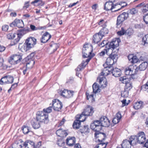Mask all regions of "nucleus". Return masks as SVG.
Masks as SVG:
<instances>
[{
	"instance_id": "nucleus-37",
	"label": "nucleus",
	"mask_w": 148,
	"mask_h": 148,
	"mask_svg": "<svg viewBox=\"0 0 148 148\" xmlns=\"http://www.w3.org/2000/svg\"><path fill=\"white\" fill-rule=\"evenodd\" d=\"M35 63V62L32 60H30L29 62L26 63V67L27 69L32 68Z\"/></svg>"
},
{
	"instance_id": "nucleus-20",
	"label": "nucleus",
	"mask_w": 148,
	"mask_h": 148,
	"mask_svg": "<svg viewBox=\"0 0 148 148\" xmlns=\"http://www.w3.org/2000/svg\"><path fill=\"white\" fill-rule=\"evenodd\" d=\"M93 57V56H92L91 57L88 58V59H86L85 61H83L80 65L78 66L77 69V71H81L82 69L84 68Z\"/></svg>"
},
{
	"instance_id": "nucleus-49",
	"label": "nucleus",
	"mask_w": 148,
	"mask_h": 148,
	"mask_svg": "<svg viewBox=\"0 0 148 148\" xmlns=\"http://www.w3.org/2000/svg\"><path fill=\"white\" fill-rule=\"evenodd\" d=\"M7 80H8V84L12 83L13 82L14 79L13 77L11 75H8L7 76Z\"/></svg>"
},
{
	"instance_id": "nucleus-51",
	"label": "nucleus",
	"mask_w": 148,
	"mask_h": 148,
	"mask_svg": "<svg viewBox=\"0 0 148 148\" xmlns=\"http://www.w3.org/2000/svg\"><path fill=\"white\" fill-rule=\"evenodd\" d=\"M138 10L135 8H133L130 10L129 13L132 15H134L137 14Z\"/></svg>"
},
{
	"instance_id": "nucleus-42",
	"label": "nucleus",
	"mask_w": 148,
	"mask_h": 148,
	"mask_svg": "<svg viewBox=\"0 0 148 148\" xmlns=\"http://www.w3.org/2000/svg\"><path fill=\"white\" fill-rule=\"evenodd\" d=\"M129 91L125 89L124 90L121 92V96L124 97H127L129 96Z\"/></svg>"
},
{
	"instance_id": "nucleus-5",
	"label": "nucleus",
	"mask_w": 148,
	"mask_h": 148,
	"mask_svg": "<svg viewBox=\"0 0 148 148\" xmlns=\"http://www.w3.org/2000/svg\"><path fill=\"white\" fill-rule=\"evenodd\" d=\"M110 53L108 57L106 59V63L108 66H111L115 63L116 62L118 58L117 55L114 53L113 51Z\"/></svg>"
},
{
	"instance_id": "nucleus-11",
	"label": "nucleus",
	"mask_w": 148,
	"mask_h": 148,
	"mask_svg": "<svg viewBox=\"0 0 148 148\" xmlns=\"http://www.w3.org/2000/svg\"><path fill=\"white\" fill-rule=\"evenodd\" d=\"M90 127L92 129L96 132L101 130L102 129V127L101 125L100 119L99 120L94 121L91 124Z\"/></svg>"
},
{
	"instance_id": "nucleus-29",
	"label": "nucleus",
	"mask_w": 148,
	"mask_h": 148,
	"mask_svg": "<svg viewBox=\"0 0 148 148\" xmlns=\"http://www.w3.org/2000/svg\"><path fill=\"white\" fill-rule=\"evenodd\" d=\"M22 140H20L19 141H16L9 148H21L22 147Z\"/></svg>"
},
{
	"instance_id": "nucleus-39",
	"label": "nucleus",
	"mask_w": 148,
	"mask_h": 148,
	"mask_svg": "<svg viewBox=\"0 0 148 148\" xmlns=\"http://www.w3.org/2000/svg\"><path fill=\"white\" fill-rule=\"evenodd\" d=\"M65 132L63 131L61 129H59L56 131V134L58 136L62 137L64 136V134L65 133Z\"/></svg>"
},
{
	"instance_id": "nucleus-23",
	"label": "nucleus",
	"mask_w": 148,
	"mask_h": 148,
	"mask_svg": "<svg viewBox=\"0 0 148 148\" xmlns=\"http://www.w3.org/2000/svg\"><path fill=\"white\" fill-rule=\"evenodd\" d=\"M25 148H36L34 143L29 140H27L23 144Z\"/></svg>"
},
{
	"instance_id": "nucleus-62",
	"label": "nucleus",
	"mask_w": 148,
	"mask_h": 148,
	"mask_svg": "<svg viewBox=\"0 0 148 148\" xmlns=\"http://www.w3.org/2000/svg\"><path fill=\"white\" fill-rule=\"evenodd\" d=\"M9 28V26L8 25H3L2 27V29L3 31H6L8 30Z\"/></svg>"
},
{
	"instance_id": "nucleus-12",
	"label": "nucleus",
	"mask_w": 148,
	"mask_h": 148,
	"mask_svg": "<svg viewBox=\"0 0 148 148\" xmlns=\"http://www.w3.org/2000/svg\"><path fill=\"white\" fill-rule=\"evenodd\" d=\"M36 40L34 37H30L27 39L25 42L28 49L32 48L36 44Z\"/></svg>"
},
{
	"instance_id": "nucleus-50",
	"label": "nucleus",
	"mask_w": 148,
	"mask_h": 148,
	"mask_svg": "<svg viewBox=\"0 0 148 148\" xmlns=\"http://www.w3.org/2000/svg\"><path fill=\"white\" fill-rule=\"evenodd\" d=\"M16 34H13L12 33H9L7 35V38L9 39H12L15 36H16Z\"/></svg>"
},
{
	"instance_id": "nucleus-52",
	"label": "nucleus",
	"mask_w": 148,
	"mask_h": 148,
	"mask_svg": "<svg viewBox=\"0 0 148 148\" xmlns=\"http://www.w3.org/2000/svg\"><path fill=\"white\" fill-rule=\"evenodd\" d=\"M142 41L144 42V44H148V34L145 35L143 37Z\"/></svg>"
},
{
	"instance_id": "nucleus-61",
	"label": "nucleus",
	"mask_w": 148,
	"mask_h": 148,
	"mask_svg": "<svg viewBox=\"0 0 148 148\" xmlns=\"http://www.w3.org/2000/svg\"><path fill=\"white\" fill-rule=\"evenodd\" d=\"M143 20L146 24H148V13L144 16Z\"/></svg>"
},
{
	"instance_id": "nucleus-58",
	"label": "nucleus",
	"mask_w": 148,
	"mask_h": 148,
	"mask_svg": "<svg viewBox=\"0 0 148 148\" xmlns=\"http://www.w3.org/2000/svg\"><path fill=\"white\" fill-rule=\"evenodd\" d=\"M108 42L107 41L103 40L100 44H99V46L101 47L104 46L105 45H107Z\"/></svg>"
},
{
	"instance_id": "nucleus-46",
	"label": "nucleus",
	"mask_w": 148,
	"mask_h": 148,
	"mask_svg": "<svg viewBox=\"0 0 148 148\" xmlns=\"http://www.w3.org/2000/svg\"><path fill=\"white\" fill-rule=\"evenodd\" d=\"M68 90L64 89V90H61L60 91V94L64 97L67 98V95L68 92Z\"/></svg>"
},
{
	"instance_id": "nucleus-4",
	"label": "nucleus",
	"mask_w": 148,
	"mask_h": 148,
	"mask_svg": "<svg viewBox=\"0 0 148 148\" xmlns=\"http://www.w3.org/2000/svg\"><path fill=\"white\" fill-rule=\"evenodd\" d=\"M94 112L93 108L90 106H87L81 114L79 115V116L82 119V121H84L86 117V116H91Z\"/></svg>"
},
{
	"instance_id": "nucleus-17",
	"label": "nucleus",
	"mask_w": 148,
	"mask_h": 148,
	"mask_svg": "<svg viewBox=\"0 0 148 148\" xmlns=\"http://www.w3.org/2000/svg\"><path fill=\"white\" fill-rule=\"evenodd\" d=\"M100 119L101 127H108L110 125V121L105 116L102 117Z\"/></svg>"
},
{
	"instance_id": "nucleus-54",
	"label": "nucleus",
	"mask_w": 148,
	"mask_h": 148,
	"mask_svg": "<svg viewBox=\"0 0 148 148\" xmlns=\"http://www.w3.org/2000/svg\"><path fill=\"white\" fill-rule=\"evenodd\" d=\"M147 59V56L144 54H142L139 58V60L141 61H145Z\"/></svg>"
},
{
	"instance_id": "nucleus-19",
	"label": "nucleus",
	"mask_w": 148,
	"mask_h": 148,
	"mask_svg": "<svg viewBox=\"0 0 148 148\" xmlns=\"http://www.w3.org/2000/svg\"><path fill=\"white\" fill-rule=\"evenodd\" d=\"M51 37V35L48 32L45 33L40 38L41 42L45 43L47 42Z\"/></svg>"
},
{
	"instance_id": "nucleus-24",
	"label": "nucleus",
	"mask_w": 148,
	"mask_h": 148,
	"mask_svg": "<svg viewBox=\"0 0 148 148\" xmlns=\"http://www.w3.org/2000/svg\"><path fill=\"white\" fill-rule=\"evenodd\" d=\"M103 36L99 32L93 36V42L95 43H98L102 39Z\"/></svg>"
},
{
	"instance_id": "nucleus-31",
	"label": "nucleus",
	"mask_w": 148,
	"mask_h": 148,
	"mask_svg": "<svg viewBox=\"0 0 148 148\" xmlns=\"http://www.w3.org/2000/svg\"><path fill=\"white\" fill-rule=\"evenodd\" d=\"M122 148H130L131 147V144L129 140H124L121 144Z\"/></svg>"
},
{
	"instance_id": "nucleus-25",
	"label": "nucleus",
	"mask_w": 148,
	"mask_h": 148,
	"mask_svg": "<svg viewBox=\"0 0 148 148\" xmlns=\"http://www.w3.org/2000/svg\"><path fill=\"white\" fill-rule=\"evenodd\" d=\"M66 143L67 145L70 146H73L76 142V139L75 137H69L66 140Z\"/></svg>"
},
{
	"instance_id": "nucleus-55",
	"label": "nucleus",
	"mask_w": 148,
	"mask_h": 148,
	"mask_svg": "<svg viewBox=\"0 0 148 148\" xmlns=\"http://www.w3.org/2000/svg\"><path fill=\"white\" fill-rule=\"evenodd\" d=\"M104 76H105L103 75V74L102 75L101 74H100V75L99 77V78H97L98 80L99 79V82L100 84H101L102 81L104 79H105Z\"/></svg>"
},
{
	"instance_id": "nucleus-47",
	"label": "nucleus",
	"mask_w": 148,
	"mask_h": 148,
	"mask_svg": "<svg viewBox=\"0 0 148 148\" xmlns=\"http://www.w3.org/2000/svg\"><path fill=\"white\" fill-rule=\"evenodd\" d=\"M87 99V100H90V101L91 102H93L95 101V99L93 98V95L91 94L89 95L88 93L86 94Z\"/></svg>"
},
{
	"instance_id": "nucleus-43",
	"label": "nucleus",
	"mask_w": 148,
	"mask_h": 148,
	"mask_svg": "<svg viewBox=\"0 0 148 148\" xmlns=\"http://www.w3.org/2000/svg\"><path fill=\"white\" fill-rule=\"evenodd\" d=\"M107 143H100L95 147V148H105Z\"/></svg>"
},
{
	"instance_id": "nucleus-45",
	"label": "nucleus",
	"mask_w": 148,
	"mask_h": 148,
	"mask_svg": "<svg viewBox=\"0 0 148 148\" xmlns=\"http://www.w3.org/2000/svg\"><path fill=\"white\" fill-rule=\"evenodd\" d=\"M7 76L2 77L0 81V84L1 85L8 84Z\"/></svg>"
},
{
	"instance_id": "nucleus-9",
	"label": "nucleus",
	"mask_w": 148,
	"mask_h": 148,
	"mask_svg": "<svg viewBox=\"0 0 148 148\" xmlns=\"http://www.w3.org/2000/svg\"><path fill=\"white\" fill-rule=\"evenodd\" d=\"M19 33L16 34L17 38L14 40V44H16L20 40L21 37L29 31V29L28 28H25L19 30Z\"/></svg>"
},
{
	"instance_id": "nucleus-16",
	"label": "nucleus",
	"mask_w": 148,
	"mask_h": 148,
	"mask_svg": "<svg viewBox=\"0 0 148 148\" xmlns=\"http://www.w3.org/2000/svg\"><path fill=\"white\" fill-rule=\"evenodd\" d=\"M10 26L11 27L17 26L19 28H23L24 26V25L22 20L16 19L10 24Z\"/></svg>"
},
{
	"instance_id": "nucleus-28",
	"label": "nucleus",
	"mask_w": 148,
	"mask_h": 148,
	"mask_svg": "<svg viewBox=\"0 0 148 148\" xmlns=\"http://www.w3.org/2000/svg\"><path fill=\"white\" fill-rule=\"evenodd\" d=\"M55 103L56 99H54L53 100L52 104V105L51 104H50V105H51V106L47 108L44 109L42 111L44 112L45 113L47 114L48 113L51 112L52 111V107H53V105Z\"/></svg>"
},
{
	"instance_id": "nucleus-7",
	"label": "nucleus",
	"mask_w": 148,
	"mask_h": 148,
	"mask_svg": "<svg viewBox=\"0 0 148 148\" xmlns=\"http://www.w3.org/2000/svg\"><path fill=\"white\" fill-rule=\"evenodd\" d=\"M21 59V56L20 55H14L11 56L8 62L12 64L15 65L19 63Z\"/></svg>"
},
{
	"instance_id": "nucleus-48",
	"label": "nucleus",
	"mask_w": 148,
	"mask_h": 148,
	"mask_svg": "<svg viewBox=\"0 0 148 148\" xmlns=\"http://www.w3.org/2000/svg\"><path fill=\"white\" fill-rule=\"evenodd\" d=\"M65 144L64 140L63 139H60L57 141V145L60 147H62Z\"/></svg>"
},
{
	"instance_id": "nucleus-33",
	"label": "nucleus",
	"mask_w": 148,
	"mask_h": 148,
	"mask_svg": "<svg viewBox=\"0 0 148 148\" xmlns=\"http://www.w3.org/2000/svg\"><path fill=\"white\" fill-rule=\"evenodd\" d=\"M108 33V29L105 27H103L99 32L103 37Z\"/></svg>"
},
{
	"instance_id": "nucleus-13",
	"label": "nucleus",
	"mask_w": 148,
	"mask_h": 148,
	"mask_svg": "<svg viewBox=\"0 0 148 148\" xmlns=\"http://www.w3.org/2000/svg\"><path fill=\"white\" fill-rule=\"evenodd\" d=\"M148 65V63L146 61L142 63L139 66H136V65H134L135 72V73H137V72L139 71H142L145 70L147 68Z\"/></svg>"
},
{
	"instance_id": "nucleus-34",
	"label": "nucleus",
	"mask_w": 148,
	"mask_h": 148,
	"mask_svg": "<svg viewBox=\"0 0 148 148\" xmlns=\"http://www.w3.org/2000/svg\"><path fill=\"white\" fill-rule=\"evenodd\" d=\"M129 141L131 145H136L137 143L136 139V136H132L129 139Z\"/></svg>"
},
{
	"instance_id": "nucleus-40",
	"label": "nucleus",
	"mask_w": 148,
	"mask_h": 148,
	"mask_svg": "<svg viewBox=\"0 0 148 148\" xmlns=\"http://www.w3.org/2000/svg\"><path fill=\"white\" fill-rule=\"evenodd\" d=\"M30 130L31 128L29 127L26 126H23V131L25 134H27L29 132H30Z\"/></svg>"
},
{
	"instance_id": "nucleus-2",
	"label": "nucleus",
	"mask_w": 148,
	"mask_h": 148,
	"mask_svg": "<svg viewBox=\"0 0 148 148\" xmlns=\"http://www.w3.org/2000/svg\"><path fill=\"white\" fill-rule=\"evenodd\" d=\"M92 46L89 44L84 45L82 49L83 57L84 58H89L92 56H94V54H92Z\"/></svg>"
},
{
	"instance_id": "nucleus-26",
	"label": "nucleus",
	"mask_w": 148,
	"mask_h": 148,
	"mask_svg": "<svg viewBox=\"0 0 148 148\" xmlns=\"http://www.w3.org/2000/svg\"><path fill=\"white\" fill-rule=\"evenodd\" d=\"M112 75L115 77H119L121 75V71L120 69L118 68H115L113 69L111 71V73Z\"/></svg>"
},
{
	"instance_id": "nucleus-59",
	"label": "nucleus",
	"mask_w": 148,
	"mask_h": 148,
	"mask_svg": "<svg viewBox=\"0 0 148 148\" xmlns=\"http://www.w3.org/2000/svg\"><path fill=\"white\" fill-rule=\"evenodd\" d=\"M130 101L128 100V102H126V99H124L121 101V102L122 103V106H125L127 105L129 103Z\"/></svg>"
},
{
	"instance_id": "nucleus-21",
	"label": "nucleus",
	"mask_w": 148,
	"mask_h": 148,
	"mask_svg": "<svg viewBox=\"0 0 148 148\" xmlns=\"http://www.w3.org/2000/svg\"><path fill=\"white\" fill-rule=\"evenodd\" d=\"M40 123L41 122L36 118L31 121L32 125L34 129H38L40 127Z\"/></svg>"
},
{
	"instance_id": "nucleus-30",
	"label": "nucleus",
	"mask_w": 148,
	"mask_h": 148,
	"mask_svg": "<svg viewBox=\"0 0 148 148\" xmlns=\"http://www.w3.org/2000/svg\"><path fill=\"white\" fill-rule=\"evenodd\" d=\"M143 102L142 101H140L136 102L134 103V107L136 110L142 108L143 107Z\"/></svg>"
},
{
	"instance_id": "nucleus-36",
	"label": "nucleus",
	"mask_w": 148,
	"mask_h": 148,
	"mask_svg": "<svg viewBox=\"0 0 148 148\" xmlns=\"http://www.w3.org/2000/svg\"><path fill=\"white\" fill-rule=\"evenodd\" d=\"M119 80L122 83L125 84L130 81V79L127 78L126 76L120 77L119 78Z\"/></svg>"
},
{
	"instance_id": "nucleus-41",
	"label": "nucleus",
	"mask_w": 148,
	"mask_h": 148,
	"mask_svg": "<svg viewBox=\"0 0 148 148\" xmlns=\"http://www.w3.org/2000/svg\"><path fill=\"white\" fill-rule=\"evenodd\" d=\"M89 129L87 126H84V127L80 129L81 132L82 133H88L89 132Z\"/></svg>"
},
{
	"instance_id": "nucleus-1",
	"label": "nucleus",
	"mask_w": 148,
	"mask_h": 148,
	"mask_svg": "<svg viewBox=\"0 0 148 148\" xmlns=\"http://www.w3.org/2000/svg\"><path fill=\"white\" fill-rule=\"evenodd\" d=\"M120 42V40L118 38L113 40L109 44V48L104 49L100 53V56H103L105 53L109 55L110 54L109 52L110 51L111 52L113 51L114 49L119 46Z\"/></svg>"
},
{
	"instance_id": "nucleus-57",
	"label": "nucleus",
	"mask_w": 148,
	"mask_h": 148,
	"mask_svg": "<svg viewBox=\"0 0 148 148\" xmlns=\"http://www.w3.org/2000/svg\"><path fill=\"white\" fill-rule=\"evenodd\" d=\"M141 88L142 90L145 91L148 89V81L145 84L142 86Z\"/></svg>"
},
{
	"instance_id": "nucleus-3",
	"label": "nucleus",
	"mask_w": 148,
	"mask_h": 148,
	"mask_svg": "<svg viewBox=\"0 0 148 148\" xmlns=\"http://www.w3.org/2000/svg\"><path fill=\"white\" fill-rule=\"evenodd\" d=\"M36 118L41 122L47 124L49 122L48 114L42 111L37 112Z\"/></svg>"
},
{
	"instance_id": "nucleus-27",
	"label": "nucleus",
	"mask_w": 148,
	"mask_h": 148,
	"mask_svg": "<svg viewBox=\"0 0 148 148\" xmlns=\"http://www.w3.org/2000/svg\"><path fill=\"white\" fill-rule=\"evenodd\" d=\"M128 58L129 61L132 63H136L138 62V59L136 56L132 54H130L128 56Z\"/></svg>"
},
{
	"instance_id": "nucleus-14",
	"label": "nucleus",
	"mask_w": 148,
	"mask_h": 148,
	"mask_svg": "<svg viewBox=\"0 0 148 148\" xmlns=\"http://www.w3.org/2000/svg\"><path fill=\"white\" fill-rule=\"evenodd\" d=\"M82 118L79 116V115H77L76 116V120L74 121L73 125L74 129H77L80 127L81 123L84 121H82Z\"/></svg>"
},
{
	"instance_id": "nucleus-38",
	"label": "nucleus",
	"mask_w": 148,
	"mask_h": 148,
	"mask_svg": "<svg viewBox=\"0 0 148 148\" xmlns=\"http://www.w3.org/2000/svg\"><path fill=\"white\" fill-rule=\"evenodd\" d=\"M18 48L23 52H26L29 49L26 45L25 44H24L23 45H22V46H21V45H19L18 46Z\"/></svg>"
},
{
	"instance_id": "nucleus-53",
	"label": "nucleus",
	"mask_w": 148,
	"mask_h": 148,
	"mask_svg": "<svg viewBox=\"0 0 148 148\" xmlns=\"http://www.w3.org/2000/svg\"><path fill=\"white\" fill-rule=\"evenodd\" d=\"M74 93V92L72 90H69L68 91L67 98H69L73 97Z\"/></svg>"
},
{
	"instance_id": "nucleus-18",
	"label": "nucleus",
	"mask_w": 148,
	"mask_h": 148,
	"mask_svg": "<svg viewBox=\"0 0 148 148\" xmlns=\"http://www.w3.org/2000/svg\"><path fill=\"white\" fill-rule=\"evenodd\" d=\"M118 5L117 4L114 5L113 3L110 1H108L104 5V9L107 10H112L114 8H116V7Z\"/></svg>"
},
{
	"instance_id": "nucleus-32",
	"label": "nucleus",
	"mask_w": 148,
	"mask_h": 148,
	"mask_svg": "<svg viewBox=\"0 0 148 148\" xmlns=\"http://www.w3.org/2000/svg\"><path fill=\"white\" fill-rule=\"evenodd\" d=\"M92 88L93 92L95 94L100 92V89L99 88L98 85L95 83L93 85Z\"/></svg>"
},
{
	"instance_id": "nucleus-64",
	"label": "nucleus",
	"mask_w": 148,
	"mask_h": 148,
	"mask_svg": "<svg viewBox=\"0 0 148 148\" xmlns=\"http://www.w3.org/2000/svg\"><path fill=\"white\" fill-rule=\"evenodd\" d=\"M17 86V83H15L12 85L10 88L8 90V92L9 93L10 91L12 89H14L15 87H16Z\"/></svg>"
},
{
	"instance_id": "nucleus-10",
	"label": "nucleus",
	"mask_w": 148,
	"mask_h": 148,
	"mask_svg": "<svg viewBox=\"0 0 148 148\" xmlns=\"http://www.w3.org/2000/svg\"><path fill=\"white\" fill-rule=\"evenodd\" d=\"M134 65H130L126 68L124 71L125 74L127 75H130L131 77L134 78L133 76L136 73H135Z\"/></svg>"
},
{
	"instance_id": "nucleus-15",
	"label": "nucleus",
	"mask_w": 148,
	"mask_h": 148,
	"mask_svg": "<svg viewBox=\"0 0 148 148\" xmlns=\"http://www.w3.org/2000/svg\"><path fill=\"white\" fill-rule=\"evenodd\" d=\"M95 136L96 138H98V140L100 143H103L106 137V134L104 133H101L99 131H96L95 133Z\"/></svg>"
},
{
	"instance_id": "nucleus-35",
	"label": "nucleus",
	"mask_w": 148,
	"mask_h": 148,
	"mask_svg": "<svg viewBox=\"0 0 148 148\" xmlns=\"http://www.w3.org/2000/svg\"><path fill=\"white\" fill-rule=\"evenodd\" d=\"M57 101H56V102H57L56 105V111H59L62 107V104L59 100L57 99Z\"/></svg>"
},
{
	"instance_id": "nucleus-60",
	"label": "nucleus",
	"mask_w": 148,
	"mask_h": 148,
	"mask_svg": "<svg viewBox=\"0 0 148 148\" xmlns=\"http://www.w3.org/2000/svg\"><path fill=\"white\" fill-rule=\"evenodd\" d=\"M148 11V4H146L143 9L142 12L143 13H146Z\"/></svg>"
},
{
	"instance_id": "nucleus-56",
	"label": "nucleus",
	"mask_w": 148,
	"mask_h": 148,
	"mask_svg": "<svg viewBox=\"0 0 148 148\" xmlns=\"http://www.w3.org/2000/svg\"><path fill=\"white\" fill-rule=\"evenodd\" d=\"M125 33V30L122 27L121 28V30L117 32V34L118 35L121 36L122 35H124Z\"/></svg>"
},
{
	"instance_id": "nucleus-44",
	"label": "nucleus",
	"mask_w": 148,
	"mask_h": 148,
	"mask_svg": "<svg viewBox=\"0 0 148 148\" xmlns=\"http://www.w3.org/2000/svg\"><path fill=\"white\" fill-rule=\"evenodd\" d=\"M132 83L130 81L125 84V89L129 90L132 88Z\"/></svg>"
},
{
	"instance_id": "nucleus-63",
	"label": "nucleus",
	"mask_w": 148,
	"mask_h": 148,
	"mask_svg": "<svg viewBox=\"0 0 148 148\" xmlns=\"http://www.w3.org/2000/svg\"><path fill=\"white\" fill-rule=\"evenodd\" d=\"M119 121L120 120L118 119V118L115 117L113 119L112 122L114 124H116L118 123Z\"/></svg>"
},
{
	"instance_id": "nucleus-6",
	"label": "nucleus",
	"mask_w": 148,
	"mask_h": 148,
	"mask_svg": "<svg viewBox=\"0 0 148 148\" xmlns=\"http://www.w3.org/2000/svg\"><path fill=\"white\" fill-rule=\"evenodd\" d=\"M128 13L123 12L118 16L116 21L117 27L120 26L122 25L123 22L128 18Z\"/></svg>"
},
{
	"instance_id": "nucleus-22",
	"label": "nucleus",
	"mask_w": 148,
	"mask_h": 148,
	"mask_svg": "<svg viewBox=\"0 0 148 148\" xmlns=\"http://www.w3.org/2000/svg\"><path fill=\"white\" fill-rule=\"evenodd\" d=\"M113 67L112 66H107L103 69L100 74H101L102 75L103 74L105 76H107L111 73V71Z\"/></svg>"
},
{
	"instance_id": "nucleus-8",
	"label": "nucleus",
	"mask_w": 148,
	"mask_h": 148,
	"mask_svg": "<svg viewBox=\"0 0 148 148\" xmlns=\"http://www.w3.org/2000/svg\"><path fill=\"white\" fill-rule=\"evenodd\" d=\"M136 136V139L137 143L143 144L146 140L145 135L144 132H139Z\"/></svg>"
}]
</instances>
